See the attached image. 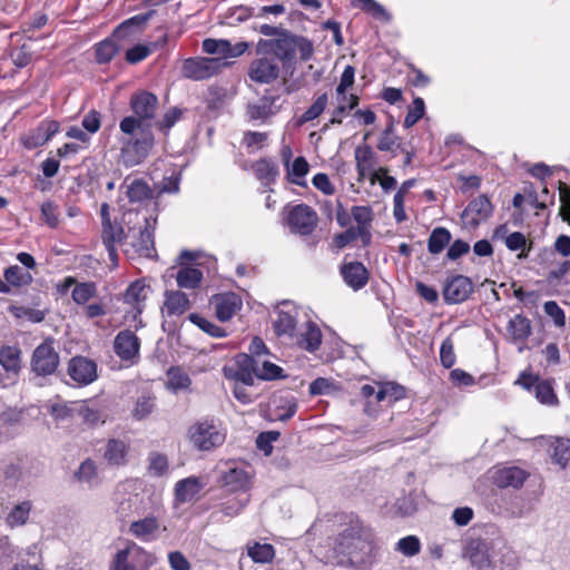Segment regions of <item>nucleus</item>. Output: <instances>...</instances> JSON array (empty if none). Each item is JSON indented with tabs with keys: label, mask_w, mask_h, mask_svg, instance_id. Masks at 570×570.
Instances as JSON below:
<instances>
[{
	"label": "nucleus",
	"mask_w": 570,
	"mask_h": 570,
	"mask_svg": "<svg viewBox=\"0 0 570 570\" xmlns=\"http://www.w3.org/2000/svg\"><path fill=\"white\" fill-rule=\"evenodd\" d=\"M227 65L220 58H190L184 61L183 73L186 78L203 80L216 75Z\"/></svg>",
	"instance_id": "15"
},
{
	"label": "nucleus",
	"mask_w": 570,
	"mask_h": 570,
	"mask_svg": "<svg viewBox=\"0 0 570 570\" xmlns=\"http://www.w3.org/2000/svg\"><path fill=\"white\" fill-rule=\"evenodd\" d=\"M341 274L347 285H366L368 281L367 269L358 262L344 264Z\"/></svg>",
	"instance_id": "37"
},
{
	"label": "nucleus",
	"mask_w": 570,
	"mask_h": 570,
	"mask_svg": "<svg viewBox=\"0 0 570 570\" xmlns=\"http://www.w3.org/2000/svg\"><path fill=\"white\" fill-rule=\"evenodd\" d=\"M204 485L205 483L200 478L197 476H188L186 479L179 480L175 484L176 502L181 504L193 501L204 488Z\"/></svg>",
	"instance_id": "30"
},
{
	"label": "nucleus",
	"mask_w": 570,
	"mask_h": 570,
	"mask_svg": "<svg viewBox=\"0 0 570 570\" xmlns=\"http://www.w3.org/2000/svg\"><path fill=\"white\" fill-rule=\"evenodd\" d=\"M4 278L8 285H26L31 281L30 276L17 265L4 271Z\"/></svg>",
	"instance_id": "62"
},
{
	"label": "nucleus",
	"mask_w": 570,
	"mask_h": 570,
	"mask_svg": "<svg viewBox=\"0 0 570 570\" xmlns=\"http://www.w3.org/2000/svg\"><path fill=\"white\" fill-rule=\"evenodd\" d=\"M248 556L254 562L267 563L274 558V548L268 543H255L248 547Z\"/></svg>",
	"instance_id": "50"
},
{
	"label": "nucleus",
	"mask_w": 570,
	"mask_h": 570,
	"mask_svg": "<svg viewBox=\"0 0 570 570\" xmlns=\"http://www.w3.org/2000/svg\"><path fill=\"white\" fill-rule=\"evenodd\" d=\"M189 320L191 323L197 325L200 330H203L205 333L209 334L214 337H223L225 336V331L216 325L215 323L210 322L209 320L198 315V314H190Z\"/></svg>",
	"instance_id": "55"
},
{
	"label": "nucleus",
	"mask_w": 570,
	"mask_h": 570,
	"mask_svg": "<svg viewBox=\"0 0 570 570\" xmlns=\"http://www.w3.org/2000/svg\"><path fill=\"white\" fill-rule=\"evenodd\" d=\"M118 52V46L112 39H105L96 46V59L99 63L109 62Z\"/></svg>",
	"instance_id": "53"
},
{
	"label": "nucleus",
	"mask_w": 570,
	"mask_h": 570,
	"mask_svg": "<svg viewBox=\"0 0 570 570\" xmlns=\"http://www.w3.org/2000/svg\"><path fill=\"white\" fill-rule=\"evenodd\" d=\"M169 471L168 459L165 454L151 452L148 456V473L151 476H164Z\"/></svg>",
	"instance_id": "43"
},
{
	"label": "nucleus",
	"mask_w": 570,
	"mask_h": 570,
	"mask_svg": "<svg viewBox=\"0 0 570 570\" xmlns=\"http://www.w3.org/2000/svg\"><path fill=\"white\" fill-rule=\"evenodd\" d=\"M120 158L126 167L141 164L155 146L151 126H141L136 117H125L119 124Z\"/></svg>",
	"instance_id": "3"
},
{
	"label": "nucleus",
	"mask_w": 570,
	"mask_h": 570,
	"mask_svg": "<svg viewBox=\"0 0 570 570\" xmlns=\"http://www.w3.org/2000/svg\"><path fill=\"white\" fill-rule=\"evenodd\" d=\"M328 104L327 94L320 95L315 101L305 110L301 116L299 121L302 124L312 121L323 114Z\"/></svg>",
	"instance_id": "51"
},
{
	"label": "nucleus",
	"mask_w": 570,
	"mask_h": 570,
	"mask_svg": "<svg viewBox=\"0 0 570 570\" xmlns=\"http://www.w3.org/2000/svg\"><path fill=\"white\" fill-rule=\"evenodd\" d=\"M317 220L316 212L305 204L295 205L287 212V225L295 234L303 236L312 234Z\"/></svg>",
	"instance_id": "14"
},
{
	"label": "nucleus",
	"mask_w": 570,
	"mask_h": 570,
	"mask_svg": "<svg viewBox=\"0 0 570 570\" xmlns=\"http://www.w3.org/2000/svg\"><path fill=\"white\" fill-rule=\"evenodd\" d=\"M78 413L82 421L89 425H98L105 422V415L95 406H91L88 403H83Z\"/></svg>",
	"instance_id": "56"
},
{
	"label": "nucleus",
	"mask_w": 570,
	"mask_h": 570,
	"mask_svg": "<svg viewBox=\"0 0 570 570\" xmlns=\"http://www.w3.org/2000/svg\"><path fill=\"white\" fill-rule=\"evenodd\" d=\"M166 387L174 394L179 392H189L191 379L188 373L178 366H173L167 371Z\"/></svg>",
	"instance_id": "35"
},
{
	"label": "nucleus",
	"mask_w": 570,
	"mask_h": 570,
	"mask_svg": "<svg viewBox=\"0 0 570 570\" xmlns=\"http://www.w3.org/2000/svg\"><path fill=\"white\" fill-rule=\"evenodd\" d=\"M289 343L307 352H315L322 344L321 328L315 323L307 322L297 333H294V338Z\"/></svg>",
	"instance_id": "27"
},
{
	"label": "nucleus",
	"mask_w": 570,
	"mask_h": 570,
	"mask_svg": "<svg viewBox=\"0 0 570 570\" xmlns=\"http://www.w3.org/2000/svg\"><path fill=\"white\" fill-rule=\"evenodd\" d=\"M116 513L119 519L125 520L135 514L144 512V498L139 492L137 481L128 480L117 485L114 493Z\"/></svg>",
	"instance_id": "7"
},
{
	"label": "nucleus",
	"mask_w": 570,
	"mask_h": 570,
	"mask_svg": "<svg viewBox=\"0 0 570 570\" xmlns=\"http://www.w3.org/2000/svg\"><path fill=\"white\" fill-rule=\"evenodd\" d=\"M237 364L238 370L235 374L236 382L243 386L253 385L254 380L256 379V373L254 372V368H252V364L243 360V354L237 356Z\"/></svg>",
	"instance_id": "49"
},
{
	"label": "nucleus",
	"mask_w": 570,
	"mask_h": 570,
	"mask_svg": "<svg viewBox=\"0 0 570 570\" xmlns=\"http://www.w3.org/2000/svg\"><path fill=\"white\" fill-rule=\"evenodd\" d=\"M377 550L374 532L367 527L355 523L334 539L333 547L323 556V561L368 570L375 562Z\"/></svg>",
	"instance_id": "1"
},
{
	"label": "nucleus",
	"mask_w": 570,
	"mask_h": 570,
	"mask_svg": "<svg viewBox=\"0 0 570 570\" xmlns=\"http://www.w3.org/2000/svg\"><path fill=\"white\" fill-rule=\"evenodd\" d=\"M124 222L127 226V232H125L122 227L112 225L111 223L102 226V240L110 261L114 263L117 261L118 256L115 246L124 240H129L140 255L146 257L151 256L155 250L154 230L156 228L157 218L151 215L147 216L145 213L138 210H128L124 215Z\"/></svg>",
	"instance_id": "2"
},
{
	"label": "nucleus",
	"mask_w": 570,
	"mask_h": 570,
	"mask_svg": "<svg viewBox=\"0 0 570 570\" xmlns=\"http://www.w3.org/2000/svg\"><path fill=\"white\" fill-rule=\"evenodd\" d=\"M514 384L527 391L533 390L535 399L543 405L556 406L559 403L552 380H541L538 375L523 371Z\"/></svg>",
	"instance_id": "10"
},
{
	"label": "nucleus",
	"mask_w": 570,
	"mask_h": 570,
	"mask_svg": "<svg viewBox=\"0 0 570 570\" xmlns=\"http://www.w3.org/2000/svg\"><path fill=\"white\" fill-rule=\"evenodd\" d=\"M395 550L405 557H414L421 551V542L416 535H406L395 544Z\"/></svg>",
	"instance_id": "52"
},
{
	"label": "nucleus",
	"mask_w": 570,
	"mask_h": 570,
	"mask_svg": "<svg viewBox=\"0 0 570 570\" xmlns=\"http://www.w3.org/2000/svg\"><path fill=\"white\" fill-rule=\"evenodd\" d=\"M258 57L252 60L248 67V78L258 85H269L276 81L279 77L281 67L275 58L265 55H257Z\"/></svg>",
	"instance_id": "13"
},
{
	"label": "nucleus",
	"mask_w": 570,
	"mask_h": 570,
	"mask_svg": "<svg viewBox=\"0 0 570 570\" xmlns=\"http://www.w3.org/2000/svg\"><path fill=\"white\" fill-rule=\"evenodd\" d=\"M570 459V440L558 439L553 446V460L564 468Z\"/></svg>",
	"instance_id": "61"
},
{
	"label": "nucleus",
	"mask_w": 570,
	"mask_h": 570,
	"mask_svg": "<svg viewBox=\"0 0 570 570\" xmlns=\"http://www.w3.org/2000/svg\"><path fill=\"white\" fill-rule=\"evenodd\" d=\"M153 52V48L147 45H136L127 50L126 60L129 63H138L146 59Z\"/></svg>",
	"instance_id": "64"
},
{
	"label": "nucleus",
	"mask_w": 570,
	"mask_h": 570,
	"mask_svg": "<svg viewBox=\"0 0 570 570\" xmlns=\"http://www.w3.org/2000/svg\"><path fill=\"white\" fill-rule=\"evenodd\" d=\"M130 108L136 117L141 121V126H151L150 120L155 118L158 109V98L153 92L141 90L130 98Z\"/></svg>",
	"instance_id": "17"
},
{
	"label": "nucleus",
	"mask_w": 570,
	"mask_h": 570,
	"mask_svg": "<svg viewBox=\"0 0 570 570\" xmlns=\"http://www.w3.org/2000/svg\"><path fill=\"white\" fill-rule=\"evenodd\" d=\"M356 169L360 176H364L374 167V151L368 145H361L354 151Z\"/></svg>",
	"instance_id": "39"
},
{
	"label": "nucleus",
	"mask_w": 570,
	"mask_h": 570,
	"mask_svg": "<svg viewBox=\"0 0 570 570\" xmlns=\"http://www.w3.org/2000/svg\"><path fill=\"white\" fill-rule=\"evenodd\" d=\"M160 523L154 515L131 521L128 533L141 542H153L159 535Z\"/></svg>",
	"instance_id": "24"
},
{
	"label": "nucleus",
	"mask_w": 570,
	"mask_h": 570,
	"mask_svg": "<svg viewBox=\"0 0 570 570\" xmlns=\"http://www.w3.org/2000/svg\"><path fill=\"white\" fill-rule=\"evenodd\" d=\"M360 98L357 95L344 94L336 95V106L332 111V118L330 119L331 125H341L347 112L357 107Z\"/></svg>",
	"instance_id": "33"
},
{
	"label": "nucleus",
	"mask_w": 570,
	"mask_h": 570,
	"mask_svg": "<svg viewBox=\"0 0 570 570\" xmlns=\"http://www.w3.org/2000/svg\"><path fill=\"white\" fill-rule=\"evenodd\" d=\"M127 445L119 440H109L107 443L105 458L110 464L120 465L126 462Z\"/></svg>",
	"instance_id": "42"
},
{
	"label": "nucleus",
	"mask_w": 570,
	"mask_h": 570,
	"mask_svg": "<svg viewBox=\"0 0 570 570\" xmlns=\"http://www.w3.org/2000/svg\"><path fill=\"white\" fill-rule=\"evenodd\" d=\"M191 305L190 297L180 289H169L165 293L163 312L168 316L181 315Z\"/></svg>",
	"instance_id": "29"
},
{
	"label": "nucleus",
	"mask_w": 570,
	"mask_h": 570,
	"mask_svg": "<svg viewBox=\"0 0 570 570\" xmlns=\"http://www.w3.org/2000/svg\"><path fill=\"white\" fill-rule=\"evenodd\" d=\"M181 110L174 107L166 111L160 120L156 122V127L159 131H161L165 136L168 135L169 130L175 126V124L180 119Z\"/></svg>",
	"instance_id": "58"
},
{
	"label": "nucleus",
	"mask_w": 570,
	"mask_h": 570,
	"mask_svg": "<svg viewBox=\"0 0 570 570\" xmlns=\"http://www.w3.org/2000/svg\"><path fill=\"white\" fill-rule=\"evenodd\" d=\"M68 374L78 385H88L96 381L97 364L85 356H75L69 361Z\"/></svg>",
	"instance_id": "19"
},
{
	"label": "nucleus",
	"mask_w": 570,
	"mask_h": 570,
	"mask_svg": "<svg viewBox=\"0 0 570 570\" xmlns=\"http://www.w3.org/2000/svg\"><path fill=\"white\" fill-rule=\"evenodd\" d=\"M268 141V134L261 131H245L242 139V145L246 147L249 153H256L263 149Z\"/></svg>",
	"instance_id": "44"
},
{
	"label": "nucleus",
	"mask_w": 570,
	"mask_h": 570,
	"mask_svg": "<svg viewBox=\"0 0 570 570\" xmlns=\"http://www.w3.org/2000/svg\"><path fill=\"white\" fill-rule=\"evenodd\" d=\"M59 127L56 120H43L22 138V142L28 149L41 147L59 131Z\"/></svg>",
	"instance_id": "25"
},
{
	"label": "nucleus",
	"mask_w": 570,
	"mask_h": 570,
	"mask_svg": "<svg viewBox=\"0 0 570 570\" xmlns=\"http://www.w3.org/2000/svg\"><path fill=\"white\" fill-rule=\"evenodd\" d=\"M127 196L132 203H140L151 197V189L141 179L132 180L127 187Z\"/></svg>",
	"instance_id": "46"
},
{
	"label": "nucleus",
	"mask_w": 570,
	"mask_h": 570,
	"mask_svg": "<svg viewBox=\"0 0 570 570\" xmlns=\"http://www.w3.org/2000/svg\"><path fill=\"white\" fill-rule=\"evenodd\" d=\"M58 365L59 354L53 347L52 340H46L35 348L31 356V370L37 375H51L56 372Z\"/></svg>",
	"instance_id": "12"
},
{
	"label": "nucleus",
	"mask_w": 570,
	"mask_h": 570,
	"mask_svg": "<svg viewBox=\"0 0 570 570\" xmlns=\"http://www.w3.org/2000/svg\"><path fill=\"white\" fill-rule=\"evenodd\" d=\"M492 214V204L490 199L481 195L469 203L462 213V219L465 225L476 227Z\"/></svg>",
	"instance_id": "21"
},
{
	"label": "nucleus",
	"mask_w": 570,
	"mask_h": 570,
	"mask_svg": "<svg viewBox=\"0 0 570 570\" xmlns=\"http://www.w3.org/2000/svg\"><path fill=\"white\" fill-rule=\"evenodd\" d=\"M360 393L366 400L365 412L368 415H375L376 413V410L372 407L373 405L381 403L391 405L405 396L404 387L392 382L375 383L374 385L364 384Z\"/></svg>",
	"instance_id": "8"
},
{
	"label": "nucleus",
	"mask_w": 570,
	"mask_h": 570,
	"mask_svg": "<svg viewBox=\"0 0 570 570\" xmlns=\"http://www.w3.org/2000/svg\"><path fill=\"white\" fill-rule=\"evenodd\" d=\"M489 543L482 539H470L463 547L462 557L470 564L478 569H483L490 564Z\"/></svg>",
	"instance_id": "22"
},
{
	"label": "nucleus",
	"mask_w": 570,
	"mask_h": 570,
	"mask_svg": "<svg viewBox=\"0 0 570 570\" xmlns=\"http://www.w3.org/2000/svg\"><path fill=\"white\" fill-rule=\"evenodd\" d=\"M243 360L253 364L256 379L258 380H276L283 377V368L269 361L259 357H249L247 354H243Z\"/></svg>",
	"instance_id": "32"
},
{
	"label": "nucleus",
	"mask_w": 570,
	"mask_h": 570,
	"mask_svg": "<svg viewBox=\"0 0 570 570\" xmlns=\"http://www.w3.org/2000/svg\"><path fill=\"white\" fill-rule=\"evenodd\" d=\"M32 509L31 501H23L16 504L6 518L10 528L21 527L27 523Z\"/></svg>",
	"instance_id": "40"
},
{
	"label": "nucleus",
	"mask_w": 570,
	"mask_h": 570,
	"mask_svg": "<svg viewBox=\"0 0 570 570\" xmlns=\"http://www.w3.org/2000/svg\"><path fill=\"white\" fill-rule=\"evenodd\" d=\"M451 242V233L444 227H436L428 239V249L431 254H440Z\"/></svg>",
	"instance_id": "41"
},
{
	"label": "nucleus",
	"mask_w": 570,
	"mask_h": 570,
	"mask_svg": "<svg viewBox=\"0 0 570 570\" xmlns=\"http://www.w3.org/2000/svg\"><path fill=\"white\" fill-rule=\"evenodd\" d=\"M296 38L288 32H282L276 39H259L256 45L257 55H267L278 62H286L294 58L296 51Z\"/></svg>",
	"instance_id": "9"
},
{
	"label": "nucleus",
	"mask_w": 570,
	"mask_h": 570,
	"mask_svg": "<svg viewBox=\"0 0 570 570\" xmlns=\"http://www.w3.org/2000/svg\"><path fill=\"white\" fill-rule=\"evenodd\" d=\"M242 298L232 292L214 295L210 305L222 322L230 320L242 307Z\"/></svg>",
	"instance_id": "23"
},
{
	"label": "nucleus",
	"mask_w": 570,
	"mask_h": 570,
	"mask_svg": "<svg viewBox=\"0 0 570 570\" xmlns=\"http://www.w3.org/2000/svg\"><path fill=\"white\" fill-rule=\"evenodd\" d=\"M351 216L356 223L358 233L361 232V240L364 246L371 243L372 234L371 226L374 218L373 209L370 206H353L351 208Z\"/></svg>",
	"instance_id": "28"
},
{
	"label": "nucleus",
	"mask_w": 570,
	"mask_h": 570,
	"mask_svg": "<svg viewBox=\"0 0 570 570\" xmlns=\"http://www.w3.org/2000/svg\"><path fill=\"white\" fill-rule=\"evenodd\" d=\"M473 287H443L444 301L449 304H458L465 301Z\"/></svg>",
	"instance_id": "59"
},
{
	"label": "nucleus",
	"mask_w": 570,
	"mask_h": 570,
	"mask_svg": "<svg viewBox=\"0 0 570 570\" xmlns=\"http://www.w3.org/2000/svg\"><path fill=\"white\" fill-rule=\"evenodd\" d=\"M252 168L255 177L265 186L273 184L278 176L277 164L268 158L256 160Z\"/></svg>",
	"instance_id": "36"
},
{
	"label": "nucleus",
	"mask_w": 570,
	"mask_h": 570,
	"mask_svg": "<svg viewBox=\"0 0 570 570\" xmlns=\"http://www.w3.org/2000/svg\"><path fill=\"white\" fill-rule=\"evenodd\" d=\"M222 481L232 491L245 490L249 484L248 473L238 466L228 464L223 472Z\"/></svg>",
	"instance_id": "34"
},
{
	"label": "nucleus",
	"mask_w": 570,
	"mask_h": 570,
	"mask_svg": "<svg viewBox=\"0 0 570 570\" xmlns=\"http://www.w3.org/2000/svg\"><path fill=\"white\" fill-rule=\"evenodd\" d=\"M425 114V104L421 97L414 98L412 106L409 107L404 119V127H413Z\"/></svg>",
	"instance_id": "54"
},
{
	"label": "nucleus",
	"mask_w": 570,
	"mask_h": 570,
	"mask_svg": "<svg viewBox=\"0 0 570 570\" xmlns=\"http://www.w3.org/2000/svg\"><path fill=\"white\" fill-rule=\"evenodd\" d=\"M507 333L512 342L521 344L518 347V351L519 353H522L524 350L523 343L531 334L530 321L522 315H515L509 321L507 325Z\"/></svg>",
	"instance_id": "31"
},
{
	"label": "nucleus",
	"mask_w": 570,
	"mask_h": 570,
	"mask_svg": "<svg viewBox=\"0 0 570 570\" xmlns=\"http://www.w3.org/2000/svg\"><path fill=\"white\" fill-rule=\"evenodd\" d=\"M41 217L43 222L51 228H56L59 225V212L58 205L51 200L45 202L41 207Z\"/></svg>",
	"instance_id": "60"
},
{
	"label": "nucleus",
	"mask_w": 570,
	"mask_h": 570,
	"mask_svg": "<svg viewBox=\"0 0 570 570\" xmlns=\"http://www.w3.org/2000/svg\"><path fill=\"white\" fill-rule=\"evenodd\" d=\"M511 252L520 250L519 258H527L531 249V245L528 244V239L520 232H512L511 236L503 243Z\"/></svg>",
	"instance_id": "45"
},
{
	"label": "nucleus",
	"mask_w": 570,
	"mask_h": 570,
	"mask_svg": "<svg viewBox=\"0 0 570 570\" xmlns=\"http://www.w3.org/2000/svg\"><path fill=\"white\" fill-rule=\"evenodd\" d=\"M187 439L198 451H212L225 442L226 432L214 420L203 419L188 428Z\"/></svg>",
	"instance_id": "6"
},
{
	"label": "nucleus",
	"mask_w": 570,
	"mask_h": 570,
	"mask_svg": "<svg viewBox=\"0 0 570 570\" xmlns=\"http://www.w3.org/2000/svg\"><path fill=\"white\" fill-rule=\"evenodd\" d=\"M309 166L304 157H297L291 167L287 169L288 179L291 183L303 186L304 177L308 173Z\"/></svg>",
	"instance_id": "48"
},
{
	"label": "nucleus",
	"mask_w": 570,
	"mask_h": 570,
	"mask_svg": "<svg viewBox=\"0 0 570 570\" xmlns=\"http://www.w3.org/2000/svg\"><path fill=\"white\" fill-rule=\"evenodd\" d=\"M0 365L3 373L0 372L2 384L0 389L13 386L19 379L21 364V350L14 345H7L0 348Z\"/></svg>",
	"instance_id": "11"
},
{
	"label": "nucleus",
	"mask_w": 570,
	"mask_h": 570,
	"mask_svg": "<svg viewBox=\"0 0 570 570\" xmlns=\"http://www.w3.org/2000/svg\"><path fill=\"white\" fill-rule=\"evenodd\" d=\"M155 407V401L151 396H140L138 397L135 407L132 410V414L137 420H142L148 416Z\"/></svg>",
	"instance_id": "63"
},
{
	"label": "nucleus",
	"mask_w": 570,
	"mask_h": 570,
	"mask_svg": "<svg viewBox=\"0 0 570 570\" xmlns=\"http://www.w3.org/2000/svg\"><path fill=\"white\" fill-rule=\"evenodd\" d=\"M354 8L361 9L376 19L389 20L386 10L375 0H351Z\"/></svg>",
	"instance_id": "47"
},
{
	"label": "nucleus",
	"mask_w": 570,
	"mask_h": 570,
	"mask_svg": "<svg viewBox=\"0 0 570 570\" xmlns=\"http://www.w3.org/2000/svg\"><path fill=\"white\" fill-rule=\"evenodd\" d=\"M156 563L157 557L153 552L128 540L115 553L110 570H150Z\"/></svg>",
	"instance_id": "5"
},
{
	"label": "nucleus",
	"mask_w": 570,
	"mask_h": 570,
	"mask_svg": "<svg viewBox=\"0 0 570 570\" xmlns=\"http://www.w3.org/2000/svg\"><path fill=\"white\" fill-rule=\"evenodd\" d=\"M248 49V43L240 41L232 45L225 39H205L203 41V50L208 53L220 58L222 61L227 58H236L242 56Z\"/></svg>",
	"instance_id": "20"
},
{
	"label": "nucleus",
	"mask_w": 570,
	"mask_h": 570,
	"mask_svg": "<svg viewBox=\"0 0 570 570\" xmlns=\"http://www.w3.org/2000/svg\"><path fill=\"white\" fill-rule=\"evenodd\" d=\"M140 341L137 335L128 330L119 332L114 340L116 355L128 365L139 362Z\"/></svg>",
	"instance_id": "18"
},
{
	"label": "nucleus",
	"mask_w": 570,
	"mask_h": 570,
	"mask_svg": "<svg viewBox=\"0 0 570 570\" xmlns=\"http://www.w3.org/2000/svg\"><path fill=\"white\" fill-rule=\"evenodd\" d=\"M528 473L518 466H498L491 471V479L499 488H520Z\"/></svg>",
	"instance_id": "26"
},
{
	"label": "nucleus",
	"mask_w": 570,
	"mask_h": 570,
	"mask_svg": "<svg viewBox=\"0 0 570 570\" xmlns=\"http://www.w3.org/2000/svg\"><path fill=\"white\" fill-rule=\"evenodd\" d=\"M97 475V466L91 460L83 461L76 472V478L78 481L88 483L90 485L96 482Z\"/></svg>",
	"instance_id": "57"
},
{
	"label": "nucleus",
	"mask_w": 570,
	"mask_h": 570,
	"mask_svg": "<svg viewBox=\"0 0 570 570\" xmlns=\"http://www.w3.org/2000/svg\"><path fill=\"white\" fill-rule=\"evenodd\" d=\"M273 98L264 97L257 102L249 104L247 106L246 114L250 120L265 121L275 115V110H273Z\"/></svg>",
	"instance_id": "38"
},
{
	"label": "nucleus",
	"mask_w": 570,
	"mask_h": 570,
	"mask_svg": "<svg viewBox=\"0 0 570 570\" xmlns=\"http://www.w3.org/2000/svg\"><path fill=\"white\" fill-rule=\"evenodd\" d=\"M297 308L292 302H283L276 307L273 321L274 332L288 341L294 338L297 324Z\"/></svg>",
	"instance_id": "16"
},
{
	"label": "nucleus",
	"mask_w": 570,
	"mask_h": 570,
	"mask_svg": "<svg viewBox=\"0 0 570 570\" xmlns=\"http://www.w3.org/2000/svg\"><path fill=\"white\" fill-rule=\"evenodd\" d=\"M177 285H198L215 261L202 252L183 250L178 256Z\"/></svg>",
	"instance_id": "4"
}]
</instances>
